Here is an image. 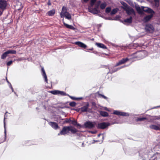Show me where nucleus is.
Returning <instances> with one entry per match:
<instances>
[{"label":"nucleus","mask_w":160,"mask_h":160,"mask_svg":"<svg viewBox=\"0 0 160 160\" xmlns=\"http://www.w3.org/2000/svg\"><path fill=\"white\" fill-rule=\"evenodd\" d=\"M75 126H76L77 127H79L80 128H81L82 127L81 125L79 123H78L77 122V123L76 124V125H75Z\"/></svg>","instance_id":"nucleus-50"},{"label":"nucleus","mask_w":160,"mask_h":160,"mask_svg":"<svg viewBox=\"0 0 160 160\" xmlns=\"http://www.w3.org/2000/svg\"><path fill=\"white\" fill-rule=\"evenodd\" d=\"M141 8H142V13H143V12H144L148 13L155 14V11L150 8L143 6H141Z\"/></svg>","instance_id":"nucleus-9"},{"label":"nucleus","mask_w":160,"mask_h":160,"mask_svg":"<svg viewBox=\"0 0 160 160\" xmlns=\"http://www.w3.org/2000/svg\"><path fill=\"white\" fill-rule=\"evenodd\" d=\"M7 6V2L6 0H0V8L4 11L6 9Z\"/></svg>","instance_id":"nucleus-12"},{"label":"nucleus","mask_w":160,"mask_h":160,"mask_svg":"<svg viewBox=\"0 0 160 160\" xmlns=\"http://www.w3.org/2000/svg\"><path fill=\"white\" fill-rule=\"evenodd\" d=\"M124 10L126 12L128 15H130L132 14H133L134 15H136V13L134 9L129 6L126 8H125Z\"/></svg>","instance_id":"nucleus-11"},{"label":"nucleus","mask_w":160,"mask_h":160,"mask_svg":"<svg viewBox=\"0 0 160 160\" xmlns=\"http://www.w3.org/2000/svg\"><path fill=\"white\" fill-rule=\"evenodd\" d=\"M70 123H71L73 125L75 126L76 124L77 123V121L76 120L74 119L73 120H71Z\"/></svg>","instance_id":"nucleus-42"},{"label":"nucleus","mask_w":160,"mask_h":160,"mask_svg":"<svg viewBox=\"0 0 160 160\" xmlns=\"http://www.w3.org/2000/svg\"><path fill=\"white\" fill-rule=\"evenodd\" d=\"M69 131H70L73 134H75L78 132V130L72 126H64L60 133L58 134V135H65Z\"/></svg>","instance_id":"nucleus-1"},{"label":"nucleus","mask_w":160,"mask_h":160,"mask_svg":"<svg viewBox=\"0 0 160 160\" xmlns=\"http://www.w3.org/2000/svg\"><path fill=\"white\" fill-rule=\"evenodd\" d=\"M153 119L155 120H160V115L159 116H152Z\"/></svg>","instance_id":"nucleus-40"},{"label":"nucleus","mask_w":160,"mask_h":160,"mask_svg":"<svg viewBox=\"0 0 160 160\" xmlns=\"http://www.w3.org/2000/svg\"><path fill=\"white\" fill-rule=\"evenodd\" d=\"M160 108V105L158 106H157L156 107H155L152 108V109L156 108Z\"/></svg>","instance_id":"nucleus-63"},{"label":"nucleus","mask_w":160,"mask_h":160,"mask_svg":"<svg viewBox=\"0 0 160 160\" xmlns=\"http://www.w3.org/2000/svg\"><path fill=\"white\" fill-rule=\"evenodd\" d=\"M98 112H99L100 116L102 117H108L110 118L111 119H112L113 118V117H112L111 116H110L109 115L108 113L107 112L102 110H99Z\"/></svg>","instance_id":"nucleus-13"},{"label":"nucleus","mask_w":160,"mask_h":160,"mask_svg":"<svg viewBox=\"0 0 160 160\" xmlns=\"http://www.w3.org/2000/svg\"><path fill=\"white\" fill-rule=\"evenodd\" d=\"M69 105L70 106L72 107H75L76 105V103L74 101L70 102L69 103Z\"/></svg>","instance_id":"nucleus-41"},{"label":"nucleus","mask_w":160,"mask_h":160,"mask_svg":"<svg viewBox=\"0 0 160 160\" xmlns=\"http://www.w3.org/2000/svg\"><path fill=\"white\" fill-rule=\"evenodd\" d=\"M113 114L118 116L124 117H128L130 115L129 113L128 112H122L119 110H114Z\"/></svg>","instance_id":"nucleus-8"},{"label":"nucleus","mask_w":160,"mask_h":160,"mask_svg":"<svg viewBox=\"0 0 160 160\" xmlns=\"http://www.w3.org/2000/svg\"><path fill=\"white\" fill-rule=\"evenodd\" d=\"M126 65H124L123 66H122L120 67H119V68H118V70H120V69L122 68H124L125 67H126Z\"/></svg>","instance_id":"nucleus-58"},{"label":"nucleus","mask_w":160,"mask_h":160,"mask_svg":"<svg viewBox=\"0 0 160 160\" xmlns=\"http://www.w3.org/2000/svg\"><path fill=\"white\" fill-rule=\"evenodd\" d=\"M49 92L54 95H60L61 96H67L68 94L63 91H61L59 90H53L50 91Z\"/></svg>","instance_id":"nucleus-6"},{"label":"nucleus","mask_w":160,"mask_h":160,"mask_svg":"<svg viewBox=\"0 0 160 160\" xmlns=\"http://www.w3.org/2000/svg\"><path fill=\"white\" fill-rule=\"evenodd\" d=\"M92 108H89L88 109V112L91 113L92 112Z\"/></svg>","instance_id":"nucleus-59"},{"label":"nucleus","mask_w":160,"mask_h":160,"mask_svg":"<svg viewBox=\"0 0 160 160\" xmlns=\"http://www.w3.org/2000/svg\"><path fill=\"white\" fill-rule=\"evenodd\" d=\"M65 17V18L68 20H70L72 18V16L70 14L69 12H67L65 14L63 15V18Z\"/></svg>","instance_id":"nucleus-28"},{"label":"nucleus","mask_w":160,"mask_h":160,"mask_svg":"<svg viewBox=\"0 0 160 160\" xmlns=\"http://www.w3.org/2000/svg\"><path fill=\"white\" fill-rule=\"evenodd\" d=\"M132 17L130 16L129 18L124 19L123 22L128 23H131L132 22Z\"/></svg>","instance_id":"nucleus-29"},{"label":"nucleus","mask_w":160,"mask_h":160,"mask_svg":"<svg viewBox=\"0 0 160 160\" xmlns=\"http://www.w3.org/2000/svg\"><path fill=\"white\" fill-rule=\"evenodd\" d=\"M138 152V151L136 150H134L132 149H130L128 151H126L125 152V154L130 156H132L136 154L137 152Z\"/></svg>","instance_id":"nucleus-20"},{"label":"nucleus","mask_w":160,"mask_h":160,"mask_svg":"<svg viewBox=\"0 0 160 160\" xmlns=\"http://www.w3.org/2000/svg\"><path fill=\"white\" fill-rule=\"evenodd\" d=\"M111 45L112 46H113V47H118V45H116V44H115L114 43H111Z\"/></svg>","instance_id":"nucleus-52"},{"label":"nucleus","mask_w":160,"mask_h":160,"mask_svg":"<svg viewBox=\"0 0 160 160\" xmlns=\"http://www.w3.org/2000/svg\"><path fill=\"white\" fill-rule=\"evenodd\" d=\"M92 52L95 54H97L98 53V52L96 51H93Z\"/></svg>","instance_id":"nucleus-61"},{"label":"nucleus","mask_w":160,"mask_h":160,"mask_svg":"<svg viewBox=\"0 0 160 160\" xmlns=\"http://www.w3.org/2000/svg\"><path fill=\"white\" fill-rule=\"evenodd\" d=\"M55 13V9H53L52 10L48 11L47 13V14L49 16H52Z\"/></svg>","instance_id":"nucleus-27"},{"label":"nucleus","mask_w":160,"mask_h":160,"mask_svg":"<svg viewBox=\"0 0 160 160\" xmlns=\"http://www.w3.org/2000/svg\"><path fill=\"white\" fill-rule=\"evenodd\" d=\"M111 10V7H107L105 10V12L108 14L109 13Z\"/></svg>","instance_id":"nucleus-39"},{"label":"nucleus","mask_w":160,"mask_h":160,"mask_svg":"<svg viewBox=\"0 0 160 160\" xmlns=\"http://www.w3.org/2000/svg\"><path fill=\"white\" fill-rule=\"evenodd\" d=\"M99 142V140H93L92 143V144H93V143H95V142Z\"/></svg>","instance_id":"nucleus-54"},{"label":"nucleus","mask_w":160,"mask_h":160,"mask_svg":"<svg viewBox=\"0 0 160 160\" xmlns=\"http://www.w3.org/2000/svg\"><path fill=\"white\" fill-rule=\"evenodd\" d=\"M61 113L62 115H65V117H66V113L62 111L61 112Z\"/></svg>","instance_id":"nucleus-57"},{"label":"nucleus","mask_w":160,"mask_h":160,"mask_svg":"<svg viewBox=\"0 0 160 160\" xmlns=\"http://www.w3.org/2000/svg\"><path fill=\"white\" fill-rule=\"evenodd\" d=\"M48 5V6H50L51 5V2H50V0H49L48 1V2L47 3Z\"/></svg>","instance_id":"nucleus-60"},{"label":"nucleus","mask_w":160,"mask_h":160,"mask_svg":"<svg viewBox=\"0 0 160 160\" xmlns=\"http://www.w3.org/2000/svg\"><path fill=\"white\" fill-rule=\"evenodd\" d=\"M74 44L83 48H86L87 47L86 44L80 41L76 42H74Z\"/></svg>","instance_id":"nucleus-17"},{"label":"nucleus","mask_w":160,"mask_h":160,"mask_svg":"<svg viewBox=\"0 0 160 160\" xmlns=\"http://www.w3.org/2000/svg\"><path fill=\"white\" fill-rule=\"evenodd\" d=\"M154 5L155 7H158L159 6V1L158 0H154Z\"/></svg>","instance_id":"nucleus-38"},{"label":"nucleus","mask_w":160,"mask_h":160,"mask_svg":"<svg viewBox=\"0 0 160 160\" xmlns=\"http://www.w3.org/2000/svg\"><path fill=\"white\" fill-rule=\"evenodd\" d=\"M41 72L42 73V75L43 76V78L44 79L46 83H48V78L47 76L43 67H42L41 68Z\"/></svg>","instance_id":"nucleus-23"},{"label":"nucleus","mask_w":160,"mask_h":160,"mask_svg":"<svg viewBox=\"0 0 160 160\" xmlns=\"http://www.w3.org/2000/svg\"><path fill=\"white\" fill-rule=\"evenodd\" d=\"M67 12H68L65 6H63L62 9V11L60 13L61 17L63 18V15L65 14Z\"/></svg>","instance_id":"nucleus-25"},{"label":"nucleus","mask_w":160,"mask_h":160,"mask_svg":"<svg viewBox=\"0 0 160 160\" xmlns=\"http://www.w3.org/2000/svg\"><path fill=\"white\" fill-rule=\"evenodd\" d=\"M12 62L13 61L12 60H10L7 62L6 63V64L8 66H9L12 64Z\"/></svg>","instance_id":"nucleus-46"},{"label":"nucleus","mask_w":160,"mask_h":160,"mask_svg":"<svg viewBox=\"0 0 160 160\" xmlns=\"http://www.w3.org/2000/svg\"><path fill=\"white\" fill-rule=\"evenodd\" d=\"M156 154H158V152H156V153L153 154L152 156L151 157V158H152L153 157H155L154 158L152 159V160H157L158 159L157 157H155Z\"/></svg>","instance_id":"nucleus-45"},{"label":"nucleus","mask_w":160,"mask_h":160,"mask_svg":"<svg viewBox=\"0 0 160 160\" xmlns=\"http://www.w3.org/2000/svg\"><path fill=\"white\" fill-rule=\"evenodd\" d=\"M82 97H79V98H76V100H82Z\"/></svg>","instance_id":"nucleus-55"},{"label":"nucleus","mask_w":160,"mask_h":160,"mask_svg":"<svg viewBox=\"0 0 160 160\" xmlns=\"http://www.w3.org/2000/svg\"><path fill=\"white\" fill-rule=\"evenodd\" d=\"M97 0H91L90 2V6L91 8H92L94 5Z\"/></svg>","instance_id":"nucleus-36"},{"label":"nucleus","mask_w":160,"mask_h":160,"mask_svg":"<svg viewBox=\"0 0 160 160\" xmlns=\"http://www.w3.org/2000/svg\"><path fill=\"white\" fill-rule=\"evenodd\" d=\"M118 10L117 8L113 9L110 12V15H112L115 14L118 12Z\"/></svg>","instance_id":"nucleus-34"},{"label":"nucleus","mask_w":160,"mask_h":160,"mask_svg":"<svg viewBox=\"0 0 160 160\" xmlns=\"http://www.w3.org/2000/svg\"><path fill=\"white\" fill-rule=\"evenodd\" d=\"M134 4L135 9L140 14H142V11L141 8H140L139 6L136 3L134 2Z\"/></svg>","instance_id":"nucleus-21"},{"label":"nucleus","mask_w":160,"mask_h":160,"mask_svg":"<svg viewBox=\"0 0 160 160\" xmlns=\"http://www.w3.org/2000/svg\"><path fill=\"white\" fill-rule=\"evenodd\" d=\"M48 124L53 128L55 130H57L60 128L58 124L55 122H50Z\"/></svg>","instance_id":"nucleus-16"},{"label":"nucleus","mask_w":160,"mask_h":160,"mask_svg":"<svg viewBox=\"0 0 160 160\" xmlns=\"http://www.w3.org/2000/svg\"><path fill=\"white\" fill-rule=\"evenodd\" d=\"M71 119L70 118H66L65 119V121L64 122H66L67 123H70L71 122Z\"/></svg>","instance_id":"nucleus-44"},{"label":"nucleus","mask_w":160,"mask_h":160,"mask_svg":"<svg viewBox=\"0 0 160 160\" xmlns=\"http://www.w3.org/2000/svg\"><path fill=\"white\" fill-rule=\"evenodd\" d=\"M93 48H89V49H87V50H90V51H92L93 50Z\"/></svg>","instance_id":"nucleus-64"},{"label":"nucleus","mask_w":160,"mask_h":160,"mask_svg":"<svg viewBox=\"0 0 160 160\" xmlns=\"http://www.w3.org/2000/svg\"><path fill=\"white\" fill-rule=\"evenodd\" d=\"M120 18V16L119 15H116L115 17V19H117V20H118V18Z\"/></svg>","instance_id":"nucleus-62"},{"label":"nucleus","mask_w":160,"mask_h":160,"mask_svg":"<svg viewBox=\"0 0 160 160\" xmlns=\"http://www.w3.org/2000/svg\"><path fill=\"white\" fill-rule=\"evenodd\" d=\"M155 14H150L149 15H146L143 18L142 20V21L145 23L148 22L151 20V18L152 17H153Z\"/></svg>","instance_id":"nucleus-14"},{"label":"nucleus","mask_w":160,"mask_h":160,"mask_svg":"<svg viewBox=\"0 0 160 160\" xmlns=\"http://www.w3.org/2000/svg\"><path fill=\"white\" fill-rule=\"evenodd\" d=\"M89 106V104L88 102H87V104L81 107V112H88V109Z\"/></svg>","instance_id":"nucleus-19"},{"label":"nucleus","mask_w":160,"mask_h":160,"mask_svg":"<svg viewBox=\"0 0 160 160\" xmlns=\"http://www.w3.org/2000/svg\"><path fill=\"white\" fill-rule=\"evenodd\" d=\"M145 31L147 33H152L154 31L155 29L153 25L151 24H146L144 27Z\"/></svg>","instance_id":"nucleus-3"},{"label":"nucleus","mask_w":160,"mask_h":160,"mask_svg":"<svg viewBox=\"0 0 160 160\" xmlns=\"http://www.w3.org/2000/svg\"><path fill=\"white\" fill-rule=\"evenodd\" d=\"M99 5H96L94 8H92L90 6H88V11L93 14H97L100 12V11L98 9L99 8Z\"/></svg>","instance_id":"nucleus-4"},{"label":"nucleus","mask_w":160,"mask_h":160,"mask_svg":"<svg viewBox=\"0 0 160 160\" xmlns=\"http://www.w3.org/2000/svg\"><path fill=\"white\" fill-rule=\"evenodd\" d=\"M73 110H75V111H76L77 112H79V111H80V110H81V108H78L73 109Z\"/></svg>","instance_id":"nucleus-53"},{"label":"nucleus","mask_w":160,"mask_h":160,"mask_svg":"<svg viewBox=\"0 0 160 160\" xmlns=\"http://www.w3.org/2000/svg\"><path fill=\"white\" fill-rule=\"evenodd\" d=\"M91 103H92V106H94L95 108L97 107L96 104V103L95 102H91Z\"/></svg>","instance_id":"nucleus-49"},{"label":"nucleus","mask_w":160,"mask_h":160,"mask_svg":"<svg viewBox=\"0 0 160 160\" xmlns=\"http://www.w3.org/2000/svg\"><path fill=\"white\" fill-rule=\"evenodd\" d=\"M107 6V4L105 2H104L101 3L100 5V8L102 9H104Z\"/></svg>","instance_id":"nucleus-35"},{"label":"nucleus","mask_w":160,"mask_h":160,"mask_svg":"<svg viewBox=\"0 0 160 160\" xmlns=\"http://www.w3.org/2000/svg\"><path fill=\"white\" fill-rule=\"evenodd\" d=\"M98 96L99 97L101 98H103L105 100H106L107 101H108V97L105 96L103 94H101L98 93Z\"/></svg>","instance_id":"nucleus-32"},{"label":"nucleus","mask_w":160,"mask_h":160,"mask_svg":"<svg viewBox=\"0 0 160 160\" xmlns=\"http://www.w3.org/2000/svg\"><path fill=\"white\" fill-rule=\"evenodd\" d=\"M113 124H111L109 122H102L98 123L96 127L98 129L103 130L108 128L109 126Z\"/></svg>","instance_id":"nucleus-2"},{"label":"nucleus","mask_w":160,"mask_h":160,"mask_svg":"<svg viewBox=\"0 0 160 160\" xmlns=\"http://www.w3.org/2000/svg\"><path fill=\"white\" fill-rule=\"evenodd\" d=\"M18 2L19 4L21 6V8H19L18 9V10H19L20 9H22L23 8V6H22V4L21 2Z\"/></svg>","instance_id":"nucleus-56"},{"label":"nucleus","mask_w":160,"mask_h":160,"mask_svg":"<svg viewBox=\"0 0 160 160\" xmlns=\"http://www.w3.org/2000/svg\"><path fill=\"white\" fill-rule=\"evenodd\" d=\"M107 19H108V20H117V19H112L110 17H108V18Z\"/></svg>","instance_id":"nucleus-51"},{"label":"nucleus","mask_w":160,"mask_h":160,"mask_svg":"<svg viewBox=\"0 0 160 160\" xmlns=\"http://www.w3.org/2000/svg\"><path fill=\"white\" fill-rule=\"evenodd\" d=\"M17 53V52L15 50L9 49L1 55V58L2 59L5 58L9 54H15Z\"/></svg>","instance_id":"nucleus-7"},{"label":"nucleus","mask_w":160,"mask_h":160,"mask_svg":"<svg viewBox=\"0 0 160 160\" xmlns=\"http://www.w3.org/2000/svg\"><path fill=\"white\" fill-rule=\"evenodd\" d=\"M4 133L5 138H4V140L3 141L0 142V143L4 142L6 140V127H5V122L4 120Z\"/></svg>","instance_id":"nucleus-31"},{"label":"nucleus","mask_w":160,"mask_h":160,"mask_svg":"<svg viewBox=\"0 0 160 160\" xmlns=\"http://www.w3.org/2000/svg\"><path fill=\"white\" fill-rule=\"evenodd\" d=\"M95 44L99 48L103 49H107V47L103 43L96 42Z\"/></svg>","instance_id":"nucleus-26"},{"label":"nucleus","mask_w":160,"mask_h":160,"mask_svg":"<svg viewBox=\"0 0 160 160\" xmlns=\"http://www.w3.org/2000/svg\"><path fill=\"white\" fill-rule=\"evenodd\" d=\"M67 96H68L71 99L73 100H76V97L71 96L69 95L68 94Z\"/></svg>","instance_id":"nucleus-47"},{"label":"nucleus","mask_w":160,"mask_h":160,"mask_svg":"<svg viewBox=\"0 0 160 160\" xmlns=\"http://www.w3.org/2000/svg\"><path fill=\"white\" fill-rule=\"evenodd\" d=\"M149 127L150 128L155 130H160V124H158V125L151 124L149 126Z\"/></svg>","instance_id":"nucleus-22"},{"label":"nucleus","mask_w":160,"mask_h":160,"mask_svg":"<svg viewBox=\"0 0 160 160\" xmlns=\"http://www.w3.org/2000/svg\"><path fill=\"white\" fill-rule=\"evenodd\" d=\"M147 119V118L146 117L138 118H136L135 121L137 122H141Z\"/></svg>","instance_id":"nucleus-30"},{"label":"nucleus","mask_w":160,"mask_h":160,"mask_svg":"<svg viewBox=\"0 0 160 160\" xmlns=\"http://www.w3.org/2000/svg\"><path fill=\"white\" fill-rule=\"evenodd\" d=\"M6 80L7 82V83H8L9 87L11 86L12 85H11V83H10V82L8 80L7 77H6Z\"/></svg>","instance_id":"nucleus-48"},{"label":"nucleus","mask_w":160,"mask_h":160,"mask_svg":"<svg viewBox=\"0 0 160 160\" xmlns=\"http://www.w3.org/2000/svg\"><path fill=\"white\" fill-rule=\"evenodd\" d=\"M96 123L95 122H92L90 121H87L84 124V127L85 128L91 129L95 127Z\"/></svg>","instance_id":"nucleus-5"},{"label":"nucleus","mask_w":160,"mask_h":160,"mask_svg":"<svg viewBox=\"0 0 160 160\" xmlns=\"http://www.w3.org/2000/svg\"><path fill=\"white\" fill-rule=\"evenodd\" d=\"M121 4L123 6V7H122V8L124 9L125 8H126L129 6L125 2L123 1H122L121 2Z\"/></svg>","instance_id":"nucleus-33"},{"label":"nucleus","mask_w":160,"mask_h":160,"mask_svg":"<svg viewBox=\"0 0 160 160\" xmlns=\"http://www.w3.org/2000/svg\"><path fill=\"white\" fill-rule=\"evenodd\" d=\"M131 6L134 7V4L131 0H125Z\"/></svg>","instance_id":"nucleus-37"},{"label":"nucleus","mask_w":160,"mask_h":160,"mask_svg":"<svg viewBox=\"0 0 160 160\" xmlns=\"http://www.w3.org/2000/svg\"><path fill=\"white\" fill-rule=\"evenodd\" d=\"M62 22L63 25L66 28L73 30H75L76 29V28H75L72 25H69L65 23V22L63 21V20Z\"/></svg>","instance_id":"nucleus-24"},{"label":"nucleus","mask_w":160,"mask_h":160,"mask_svg":"<svg viewBox=\"0 0 160 160\" xmlns=\"http://www.w3.org/2000/svg\"><path fill=\"white\" fill-rule=\"evenodd\" d=\"M129 59L127 58H123L121 60H120L115 65V66H117L120 65L124 64Z\"/></svg>","instance_id":"nucleus-18"},{"label":"nucleus","mask_w":160,"mask_h":160,"mask_svg":"<svg viewBox=\"0 0 160 160\" xmlns=\"http://www.w3.org/2000/svg\"><path fill=\"white\" fill-rule=\"evenodd\" d=\"M116 67L115 65L114 66L108 67V68L109 70V72H108L107 74L109 73L112 74L113 73L118 70V68H115Z\"/></svg>","instance_id":"nucleus-15"},{"label":"nucleus","mask_w":160,"mask_h":160,"mask_svg":"<svg viewBox=\"0 0 160 160\" xmlns=\"http://www.w3.org/2000/svg\"><path fill=\"white\" fill-rule=\"evenodd\" d=\"M145 52L144 51H139L137 52L134 53V54H136L137 55L134 58H137L138 59H141L144 58V52Z\"/></svg>","instance_id":"nucleus-10"},{"label":"nucleus","mask_w":160,"mask_h":160,"mask_svg":"<svg viewBox=\"0 0 160 160\" xmlns=\"http://www.w3.org/2000/svg\"><path fill=\"white\" fill-rule=\"evenodd\" d=\"M139 153V155L140 158H142V160H144L145 159V158H144L143 157V153H140V152H138Z\"/></svg>","instance_id":"nucleus-43"}]
</instances>
